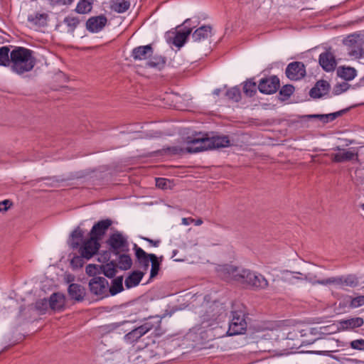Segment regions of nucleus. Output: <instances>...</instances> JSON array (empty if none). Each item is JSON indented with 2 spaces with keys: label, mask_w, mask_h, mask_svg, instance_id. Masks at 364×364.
<instances>
[{
  "label": "nucleus",
  "mask_w": 364,
  "mask_h": 364,
  "mask_svg": "<svg viewBox=\"0 0 364 364\" xmlns=\"http://www.w3.org/2000/svg\"><path fill=\"white\" fill-rule=\"evenodd\" d=\"M223 269L235 281L245 284L253 289H264L268 287V281L259 273L246 269H239L231 265L225 266Z\"/></svg>",
  "instance_id": "obj_1"
},
{
  "label": "nucleus",
  "mask_w": 364,
  "mask_h": 364,
  "mask_svg": "<svg viewBox=\"0 0 364 364\" xmlns=\"http://www.w3.org/2000/svg\"><path fill=\"white\" fill-rule=\"evenodd\" d=\"M33 53V50L23 47H16L12 50L10 53L11 70L17 74L31 71L36 64Z\"/></svg>",
  "instance_id": "obj_2"
},
{
  "label": "nucleus",
  "mask_w": 364,
  "mask_h": 364,
  "mask_svg": "<svg viewBox=\"0 0 364 364\" xmlns=\"http://www.w3.org/2000/svg\"><path fill=\"white\" fill-rule=\"evenodd\" d=\"M224 311L225 306L222 303L204 301L198 311L203 327H209L215 323Z\"/></svg>",
  "instance_id": "obj_3"
},
{
  "label": "nucleus",
  "mask_w": 364,
  "mask_h": 364,
  "mask_svg": "<svg viewBox=\"0 0 364 364\" xmlns=\"http://www.w3.org/2000/svg\"><path fill=\"white\" fill-rule=\"evenodd\" d=\"M161 318H162L159 316H150L142 325L127 333L124 336V340L127 343H133L137 342L141 337L151 330H159L160 328Z\"/></svg>",
  "instance_id": "obj_4"
},
{
  "label": "nucleus",
  "mask_w": 364,
  "mask_h": 364,
  "mask_svg": "<svg viewBox=\"0 0 364 364\" xmlns=\"http://www.w3.org/2000/svg\"><path fill=\"white\" fill-rule=\"evenodd\" d=\"M317 283L322 285L333 284L340 289H345L347 287L355 288L358 287L359 279L355 274H349L318 280Z\"/></svg>",
  "instance_id": "obj_5"
},
{
  "label": "nucleus",
  "mask_w": 364,
  "mask_h": 364,
  "mask_svg": "<svg viewBox=\"0 0 364 364\" xmlns=\"http://www.w3.org/2000/svg\"><path fill=\"white\" fill-rule=\"evenodd\" d=\"M232 318L229 324L228 333L230 336L242 334L247 328L245 313L241 309L232 311Z\"/></svg>",
  "instance_id": "obj_6"
},
{
  "label": "nucleus",
  "mask_w": 364,
  "mask_h": 364,
  "mask_svg": "<svg viewBox=\"0 0 364 364\" xmlns=\"http://www.w3.org/2000/svg\"><path fill=\"white\" fill-rule=\"evenodd\" d=\"M109 250L114 255L129 251V242L127 237L120 232H115L110 235L107 241Z\"/></svg>",
  "instance_id": "obj_7"
},
{
  "label": "nucleus",
  "mask_w": 364,
  "mask_h": 364,
  "mask_svg": "<svg viewBox=\"0 0 364 364\" xmlns=\"http://www.w3.org/2000/svg\"><path fill=\"white\" fill-rule=\"evenodd\" d=\"M108 281L102 277H95L89 282L90 292L100 299L108 296Z\"/></svg>",
  "instance_id": "obj_8"
},
{
  "label": "nucleus",
  "mask_w": 364,
  "mask_h": 364,
  "mask_svg": "<svg viewBox=\"0 0 364 364\" xmlns=\"http://www.w3.org/2000/svg\"><path fill=\"white\" fill-rule=\"evenodd\" d=\"M100 248V243L92 237L85 240L78 247V253L89 260L95 255Z\"/></svg>",
  "instance_id": "obj_9"
},
{
  "label": "nucleus",
  "mask_w": 364,
  "mask_h": 364,
  "mask_svg": "<svg viewBox=\"0 0 364 364\" xmlns=\"http://www.w3.org/2000/svg\"><path fill=\"white\" fill-rule=\"evenodd\" d=\"M209 139L208 137L205 136H194L190 138L188 141L186 151L188 153H198L205 150L209 149Z\"/></svg>",
  "instance_id": "obj_10"
},
{
  "label": "nucleus",
  "mask_w": 364,
  "mask_h": 364,
  "mask_svg": "<svg viewBox=\"0 0 364 364\" xmlns=\"http://www.w3.org/2000/svg\"><path fill=\"white\" fill-rule=\"evenodd\" d=\"M280 86L279 79L276 75L262 78L257 87L260 92L264 94L275 93Z\"/></svg>",
  "instance_id": "obj_11"
},
{
  "label": "nucleus",
  "mask_w": 364,
  "mask_h": 364,
  "mask_svg": "<svg viewBox=\"0 0 364 364\" xmlns=\"http://www.w3.org/2000/svg\"><path fill=\"white\" fill-rule=\"evenodd\" d=\"M287 77L291 80H299L306 75L305 65L302 62L290 63L285 71Z\"/></svg>",
  "instance_id": "obj_12"
},
{
  "label": "nucleus",
  "mask_w": 364,
  "mask_h": 364,
  "mask_svg": "<svg viewBox=\"0 0 364 364\" xmlns=\"http://www.w3.org/2000/svg\"><path fill=\"white\" fill-rule=\"evenodd\" d=\"M347 43L349 46L348 54L350 56L360 59L364 56L363 41L354 36H348Z\"/></svg>",
  "instance_id": "obj_13"
},
{
  "label": "nucleus",
  "mask_w": 364,
  "mask_h": 364,
  "mask_svg": "<svg viewBox=\"0 0 364 364\" xmlns=\"http://www.w3.org/2000/svg\"><path fill=\"white\" fill-rule=\"evenodd\" d=\"M112 224V221L110 219L98 221L92 226L89 234L90 237L100 242Z\"/></svg>",
  "instance_id": "obj_14"
},
{
  "label": "nucleus",
  "mask_w": 364,
  "mask_h": 364,
  "mask_svg": "<svg viewBox=\"0 0 364 364\" xmlns=\"http://www.w3.org/2000/svg\"><path fill=\"white\" fill-rule=\"evenodd\" d=\"M364 320L361 317H353L348 319H341L338 321L337 330L338 331H353L362 326Z\"/></svg>",
  "instance_id": "obj_15"
},
{
  "label": "nucleus",
  "mask_w": 364,
  "mask_h": 364,
  "mask_svg": "<svg viewBox=\"0 0 364 364\" xmlns=\"http://www.w3.org/2000/svg\"><path fill=\"white\" fill-rule=\"evenodd\" d=\"M107 23V18L104 15L90 17L86 22V28L92 33L102 31Z\"/></svg>",
  "instance_id": "obj_16"
},
{
  "label": "nucleus",
  "mask_w": 364,
  "mask_h": 364,
  "mask_svg": "<svg viewBox=\"0 0 364 364\" xmlns=\"http://www.w3.org/2000/svg\"><path fill=\"white\" fill-rule=\"evenodd\" d=\"M154 53V49L151 45L140 46L134 48L131 56L135 61L144 60L150 58Z\"/></svg>",
  "instance_id": "obj_17"
},
{
  "label": "nucleus",
  "mask_w": 364,
  "mask_h": 364,
  "mask_svg": "<svg viewBox=\"0 0 364 364\" xmlns=\"http://www.w3.org/2000/svg\"><path fill=\"white\" fill-rule=\"evenodd\" d=\"M319 64L326 72L334 70L336 67V60L334 55L328 50L321 53L319 55Z\"/></svg>",
  "instance_id": "obj_18"
},
{
  "label": "nucleus",
  "mask_w": 364,
  "mask_h": 364,
  "mask_svg": "<svg viewBox=\"0 0 364 364\" xmlns=\"http://www.w3.org/2000/svg\"><path fill=\"white\" fill-rule=\"evenodd\" d=\"M134 250L135 251V256L139 263V267L142 268L144 272H146L149 267L151 262V255L153 254H148L137 245L134 244Z\"/></svg>",
  "instance_id": "obj_19"
},
{
  "label": "nucleus",
  "mask_w": 364,
  "mask_h": 364,
  "mask_svg": "<svg viewBox=\"0 0 364 364\" xmlns=\"http://www.w3.org/2000/svg\"><path fill=\"white\" fill-rule=\"evenodd\" d=\"M330 90V85L326 80H318L315 86L309 92V95L313 98H320L328 94Z\"/></svg>",
  "instance_id": "obj_20"
},
{
  "label": "nucleus",
  "mask_w": 364,
  "mask_h": 364,
  "mask_svg": "<svg viewBox=\"0 0 364 364\" xmlns=\"http://www.w3.org/2000/svg\"><path fill=\"white\" fill-rule=\"evenodd\" d=\"M68 292L72 299L78 302L83 301L85 296V287L76 283H73L69 285Z\"/></svg>",
  "instance_id": "obj_21"
},
{
  "label": "nucleus",
  "mask_w": 364,
  "mask_h": 364,
  "mask_svg": "<svg viewBox=\"0 0 364 364\" xmlns=\"http://www.w3.org/2000/svg\"><path fill=\"white\" fill-rule=\"evenodd\" d=\"M212 26L203 25L197 28L192 33V38L194 42H200L208 39L212 36Z\"/></svg>",
  "instance_id": "obj_22"
},
{
  "label": "nucleus",
  "mask_w": 364,
  "mask_h": 364,
  "mask_svg": "<svg viewBox=\"0 0 364 364\" xmlns=\"http://www.w3.org/2000/svg\"><path fill=\"white\" fill-rule=\"evenodd\" d=\"M85 232L79 226L77 227L70 234L69 239V246L73 250L78 249L82 242Z\"/></svg>",
  "instance_id": "obj_23"
},
{
  "label": "nucleus",
  "mask_w": 364,
  "mask_h": 364,
  "mask_svg": "<svg viewBox=\"0 0 364 364\" xmlns=\"http://www.w3.org/2000/svg\"><path fill=\"white\" fill-rule=\"evenodd\" d=\"M349 109L350 108H346L338 112L326 114H310L308 115V117L317 118L319 119L323 123H328L329 122L335 120L337 117H341L342 115L348 112Z\"/></svg>",
  "instance_id": "obj_24"
},
{
  "label": "nucleus",
  "mask_w": 364,
  "mask_h": 364,
  "mask_svg": "<svg viewBox=\"0 0 364 364\" xmlns=\"http://www.w3.org/2000/svg\"><path fill=\"white\" fill-rule=\"evenodd\" d=\"M209 149L228 147L230 141L228 136H216L209 138Z\"/></svg>",
  "instance_id": "obj_25"
},
{
  "label": "nucleus",
  "mask_w": 364,
  "mask_h": 364,
  "mask_svg": "<svg viewBox=\"0 0 364 364\" xmlns=\"http://www.w3.org/2000/svg\"><path fill=\"white\" fill-rule=\"evenodd\" d=\"M356 154H355L353 151L343 149V152L331 154V159L333 162L342 163L353 160Z\"/></svg>",
  "instance_id": "obj_26"
},
{
  "label": "nucleus",
  "mask_w": 364,
  "mask_h": 364,
  "mask_svg": "<svg viewBox=\"0 0 364 364\" xmlns=\"http://www.w3.org/2000/svg\"><path fill=\"white\" fill-rule=\"evenodd\" d=\"M65 305V296L59 293H53L49 298V306L55 311L61 310Z\"/></svg>",
  "instance_id": "obj_27"
},
{
  "label": "nucleus",
  "mask_w": 364,
  "mask_h": 364,
  "mask_svg": "<svg viewBox=\"0 0 364 364\" xmlns=\"http://www.w3.org/2000/svg\"><path fill=\"white\" fill-rule=\"evenodd\" d=\"M146 272L142 271H133L128 277L125 279V286L127 288L129 289L134 287L137 286L141 280L142 279L144 275Z\"/></svg>",
  "instance_id": "obj_28"
},
{
  "label": "nucleus",
  "mask_w": 364,
  "mask_h": 364,
  "mask_svg": "<svg viewBox=\"0 0 364 364\" xmlns=\"http://www.w3.org/2000/svg\"><path fill=\"white\" fill-rule=\"evenodd\" d=\"M48 15L46 13H36L28 16V21L34 26H45L47 24Z\"/></svg>",
  "instance_id": "obj_29"
},
{
  "label": "nucleus",
  "mask_w": 364,
  "mask_h": 364,
  "mask_svg": "<svg viewBox=\"0 0 364 364\" xmlns=\"http://www.w3.org/2000/svg\"><path fill=\"white\" fill-rule=\"evenodd\" d=\"M192 32L191 28H187L184 31H178L176 33L173 40V43L178 48L182 47L184 43H186L188 37L190 36V34Z\"/></svg>",
  "instance_id": "obj_30"
},
{
  "label": "nucleus",
  "mask_w": 364,
  "mask_h": 364,
  "mask_svg": "<svg viewBox=\"0 0 364 364\" xmlns=\"http://www.w3.org/2000/svg\"><path fill=\"white\" fill-rule=\"evenodd\" d=\"M337 74L339 77L345 80L350 81L354 79L356 76L357 71L355 68L350 67L339 68L337 70Z\"/></svg>",
  "instance_id": "obj_31"
},
{
  "label": "nucleus",
  "mask_w": 364,
  "mask_h": 364,
  "mask_svg": "<svg viewBox=\"0 0 364 364\" xmlns=\"http://www.w3.org/2000/svg\"><path fill=\"white\" fill-rule=\"evenodd\" d=\"M166 64V58L161 55H156L151 58L147 62L146 65L150 68L162 69Z\"/></svg>",
  "instance_id": "obj_32"
},
{
  "label": "nucleus",
  "mask_w": 364,
  "mask_h": 364,
  "mask_svg": "<svg viewBox=\"0 0 364 364\" xmlns=\"http://www.w3.org/2000/svg\"><path fill=\"white\" fill-rule=\"evenodd\" d=\"M122 277H118L113 279L110 287H108V294L114 296L123 290Z\"/></svg>",
  "instance_id": "obj_33"
},
{
  "label": "nucleus",
  "mask_w": 364,
  "mask_h": 364,
  "mask_svg": "<svg viewBox=\"0 0 364 364\" xmlns=\"http://www.w3.org/2000/svg\"><path fill=\"white\" fill-rule=\"evenodd\" d=\"M10 49L7 46H2L0 48V65L9 66L11 65Z\"/></svg>",
  "instance_id": "obj_34"
},
{
  "label": "nucleus",
  "mask_w": 364,
  "mask_h": 364,
  "mask_svg": "<svg viewBox=\"0 0 364 364\" xmlns=\"http://www.w3.org/2000/svg\"><path fill=\"white\" fill-rule=\"evenodd\" d=\"M92 0H80L77 4L75 11L78 14H87L92 9Z\"/></svg>",
  "instance_id": "obj_35"
},
{
  "label": "nucleus",
  "mask_w": 364,
  "mask_h": 364,
  "mask_svg": "<svg viewBox=\"0 0 364 364\" xmlns=\"http://www.w3.org/2000/svg\"><path fill=\"white\" fill-rule=\"evenodd\" d=\"M118 263L120 269L127 270L132 265V259L129 255L122 254L119 256Z\"/></svg>",
  "instance_id": "obj_36"
},
{
  "label": "nucleus",
  "mask_w": 364,
  "mask_h": 364,
  "mask_svg": "<svg viewBox=\"0 0 364 364\" xmlns=\"http://www.w3.org/2000/svg\"><path fill=\"white\" fill-rule=\"evenodd\" d=\"M101 268L103 274L109 278L114 277L117 273V264L114 261L102 265Z\"/></svg>",
  "instance_id": "obj_37"
},
{
  "label": "nucleus",
  "mask_w": 364,
  "mask_h": 364,
  "mask_svg": "<svg viewBox=\"0 0 364 364\" xmlns=\"http://www.w3.org/2000/svg\"><path fill=\"white\" fill-rule=\"evenodd\" d=\"M257 85L256 83L252 81V80H247L243 86V92L247 97H252L254 96L257 92Z\"/></svg>",
  "instance_id": "obj_38"
},
{
  "label": "nucleus",
  "mask_w": 364,
  "mask_h": 364,
  "mask_svg": "<svg viewBox=\"0 0 364 364\" xmlns=\"http://www.w3.org/2000/svg\"><path fill=\"white\" fill-rule=\"evenodd\" d=\"M130 7V2L126 0H119L112 6V9L117 13H124Z\"/></svg>",
  "instance_id": "obj_39"
},
{
  "label": "nucleus",
  "mask_w": 364,
  "mask_h": 364,
  "mask_svg": "<svg viewBox=\"0 0 364 364\" xmlns=\"http://www.w3.org/2000/svg\"><path fill=\"white\" fill-rule=\"evenodd\" d=\"M226 96L229 100H231L234 102H239L241 99V92L238 87H234L226 92Z\"/></svg>",
  "instance_id": "obj_40"
},
{
  "label": "nucleus",
  "mask_w": 364,
  "mask_h": 364,
  "mask_svg": "<svg viewBox=\"0 0 364 364\" xmlns=\"http://www.w3.org/2000/svg\"><path fill=\"white\" fill-rule=\"evenodd\" d=\"M151 268L150 272L151 278L156 277L159 271L160 262L158 261V258L155 255H151Z\"/></svg>",
  "instance_id": "obj_41"
},
{
  "label": "nucleus",
  "mask_w": 364,
  "mask_h": 364,
  "mask_svg": "<svg viewBox=\"0 0 364 364\" xmlns=\"http://www.w3.org/2000/svg\"><path fill=\"white\" fill-rule=\"evenodd\" d=\"M85 257H82V255H74L70 259V265L73 269H78L83 267L85 264Z\"/></svg>",
  "instance_id": "obj_42"
},
{
  "label": "nucleus",
  "mask_w": 364,
  "mask_h": 364,
  "mask_svg": "<svg viewBox=\"0 0 364 364\" xmlns=\"http://www.w3.org/2000/svg\"><path fill=\"white\" fill-rule=\"evenodd\" d=\"M79 20L76 17L68 16L65 18L64 23L68 27V30L73 31L79 24Z\"/></svg>",
  "instance_id": "obj_43"
},
{
  "label": "nucleus",
  "mask_w": 364,
  "mask_h": 364,
  "mask_svg": "<svg viewBox=\"0 0 364 364\" xmlns=\"http://www.w3.org/2000/svg\"><path fill=\"white\" fill-rule=\"evenodd\" d=\"M294 91V87L291 85H284L279 91V94L286 98L289 97Z\"/></svg>",
  "instance_id": "obj_44"
},
{
  "label": "nucleus",
  "mask_w": 364,
  "mask_h": 364,
  "mask_svg": "<svg viewBox=\"0 0 364 364\" xmlns=\"http://www.w3.org/2000/svg\"><path fill=\"white\" fill-rule=\"evenodd\" d=\"M350 346L353 349L364 351V339L353 340L350 343Z\"/></svg>",
  "instance_id": "obj_45"
},
{
  "label": "nucleus",
  "mask_w": 364,
  "mask_h": 364,
  "mask_svg": "<svg viewBox=\"0 0 364 364\" xmlns=\"http://www.w3.org/2000/svg\"><path fill=\"white\" fill-rule=\"evenodd\" d=\"M350 306L352 308H358L364 305V295L358 296L353 298L350 301Z\"/></svg>",
  "instance_id": "obj_46"
},
{
  "label": "nucleus",
  "mask_w": 364,
  "mask_h": 364,
  "mask_svg": "<svg viewBox=\"0 0 364 364\" xmlns=\"http://www.w3.org/2000/svg\"><path fill=\"white\" fill-rule=\"evenodd\" d=\"M36 306L39 310H46L49 306V299H41L36 302Z\"/></svg>",
  "instance_id": "obj_47"
},
{
  "label": "nucleus",
  "mask_w": 364,
  "mask_h": 364,
  "mask_svg": "<svg viewBox=\"0 0 364 364\" xmlns=\"http://www.w3.org/2000/svg\"><path fill=\"white\" fill-rule=\"evenodd\" d=\"M96 270H97L96 264H90L85 268L86 273L90 276L94 275L96 273Z\"/></svg>",
  "instance_id": "obj_48"
},
{
  "label": "nucleus",
  "mask_w": 364,
  "mask_h": 364,
  "mask_svg": "<svg viewBox=\"0 0 364 364\" xmlns=\"http://www.w3.org/2000/svg\"><path fill=\"white\" fill-rule=\"evenodd\" d=\"M50 4H58V5H70L71 4L74 0H49Z\"/></svg>",
  "instance_id": "obj_49"
},
{
  "label": "nucleus",
  "mask_w": 364,
  "mask_h": 364,
  "mask_svg": "<svg viewBox=\"0 0 364 364\" xmlns=\"http://www.w3.org/2000/svg\"><path fill=\"white\" fill-rule=\"evenodd\" d=\"M11 205V203L9 200H4L0 202V212L6 211L9 208Z\"/></svg>",
  "instance_id": "obj_50"
},
{
  "label": "nucleus",
  "mask_w": 364,
  "mask_h": 364,
  "mask_svg": "<svg viewBox=\"0 0 364 364\" xmlns=\"http://www.w3.org/2000/svg\"><path fill=\"white\" fill-rule=\"evenodd\" d=\"M144 240H146V242H148L150 245L153 246V247H159L160 243H161V240H152V239H150L149 237H141Z\"/></svg>",
  "instance_id": "obj_51"
},
{
  "label": "nucleus",
  "mask_w": 364,
  "mask_h": 364,
  "mask_svg": "<svg viewBox=\"0 0 364 364\" xmlns=\"http://www.w3.org/2000/svg\"><path fill=\"white\" fill-rule=\"evenodd\" d=\"M349 87V85L347 83V82H343V83H340V84H338L336 85V92L339 91L340 92H345L346 91Z\"/></svg>",
  "instance_id": "obj_52"
},
{
  "label": "nucleus",
  "mask_w": 364,
  "mask_h": 364,
  "mask_svg": "<svg viewBox=\"0 0 364 364\" xmlns=\"http://www.w3.org/2000/svg\"><path fill=\"white\" fill-rule=\"evenodd\" d=\"M291 274H294L293 276V278L294 279H299V280H306L308 279V277L307 275L306 274H303L301 272H291Z\"/></svg>",
  "instance_id": "obj_53"
},
{
  "label": "nucleus",
  "mask_w": 364,
  "mask_h": 364,
  "mask_svg": "<svg viewBox=\"0 0 364 364\" xmlns=\"http://www.w3.org/2000/svg\"><path fill=\"white\" fill-rule=\"evenodd\" d=\"M166 181L164 178H156V186L159 188H164Z\"/></svg>",
  "instance_id": "obj_54"
},
{
  "label": "nucleus",
  "mask_w": 364,
  "mask_h": 364,
  "mask_svg": "<svg viewBox=\"0 0 364 364\" xmlns=\"http://www.w3.org/2000/svg\"><path fill=\"white\" fill-rule=\"evenodd\" d=\"M193 221H195V219L191 218H184L182 219L183 224L186 225H189L191 223H193Z\"/></svg>",
  "instance_id": "obj_55"
},
{
  "label": "nucleus",
  "mask_w": 364,
  "mask_h": 364,
  "mask_svg": "<svg viewBox=\"0 0 364 364\" xmlns=\"http://www.w3.org/2000/svg\"><path fill=\"white\" fill-rule=\"evenodd\" d=\"M193 223L196 225H200L203 224V220H202V219L199 218V219L195 220V221H193Z\"/></svg>",
  "instance_id": "obj_56"
},
{
  "label": "nucleus",
  "mask_w": 364,
  "mask_h": 364,
  "mask_svg": "<svg viewBox=\"0 0 364 364\" xmlns=\"http://www.w3.org/2000/svg\"><path fill=\"white\" fill-rule=\"evenodd\" d=\"M220 92V89H216V90H214L213 94L215 95H219Z\"/></svg>",
  "instance_id": "obj_57"
},
{
  "label": "nucleus",
  "mask_w": 364,
  "mask_h": 364,
  "mask_svg": "<svg viewBox=\"0 0 364 364\" xmlns=\"http://www.w3.org/2000/svg\"><path fill=\"white\" fill-rule=\"evenodd\" d=\"M334 150H338V151H341V149L340 148V146H336Z\"/></svg>",
  "instance_id": "obj_58"
},
{
  "label": "nucleus",
  "mask_w": 364,
  "mask_h": 364,
  "mask_svg": "<svg viewBox=\"0 0 364 364\" xmlns=\"http://www.w3.org/2000/svg\"><path fill=\"white\" fill-rule=\"evenodd\" d=\"M360 208L364 210V203L360 204Z\"/></svg>",
  "instance_id": "obj_59"
}]
</instances>
